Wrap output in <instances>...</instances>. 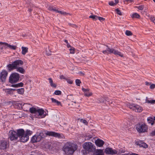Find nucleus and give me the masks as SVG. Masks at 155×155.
Wrapping results in <instances>:
<instances>
[{
	"mask_svg": "<svg viewBox=\"0 0 155 155\" xmlns=\"http://www.w3.org/2000/svg\"><path fill=\"white\" fill-rule=\"evenodd\" d=\"M77 146L73 143H68L63 147V150L67 155H72L77 148Z\"/></svg>",
	"mask_w": 155,
	"mask_h": 155,
	"instance_id": "obj_1",
	"label": "nucleus"
},
{
	"mask_svg": "<svg viewBox=\"0 0 155 155\" xmlns=\"http://www.w3.org/2000/svg\"><path fill=\"white\" fill-rule=\"evenodd\" d=\"M102 53L104 54H108L109 53H114L115 55H118L120 56H122L121 53L120 52L113 48H110L107 45H104L101 48Z\"/></svg>",
	"mask_w": 155,
	"mask_h": 155,
	"instance_id": "obj_2",
	"label": "nucleus"
},
{
	"mask_svg": "<svg viewBox=\"0 0 155 155\" xmlns=\"http://www.w3.org/2000/svg\"><path fill=\"white\" fill-rule=\"evenodd\" d=\"M23 64V62L20 60H18L13 62L11 64H8L7 67L8 70L9 71L16 69L18 66L22 65Z\"/></svg>",
	"mask_w": 155,
	"mask_h": 155,
	"instance_id": "obj_3",
	"label": "nucleus"
},
{
	"mask_svg": "<svg viewBox=\"0 0 155 155\" xmlns=\"http://www.w3.org/2000/svg\"><path fill=\"white\" fill-rule=\"evenodd\" d=\"M83 148L86 151L88 152H93L95 150V147L91 142H86L82 145Z\"/></svg>",
	"mask_w": 155,
	"mask_h": 155,
	"instance_id": "obj_4",
	"label": "nucleus"
},
{
	"mask_svg": "<svg viewBox=\"0 0 155 155\" xmlns=\"http://www.w3.org/2000/svg\"><path fill=\"white\" fill-rule=\"evenodd\" d=\"M20 78L19 74L16 73H12L9 78V82L12 84L17 83L19 80Z\"/></svg>",
	"mask_w": 155,
	"mask_h": 155,
	"instance_id": "obj_5",
	"label": "nucleus"
},
{
	"mask_svg": "<svg viewBox=\"0 0 155 155\" xmlns=\"http://www.w3.org/2000/svg\"><path fill=\"white\" fill-rule=\"evenodd\" d=\"M136 129L139 133L146 132L148 130L147 126L144 123H141L136 125Z\"/></svg>",
	"mask_w": 155,
	"mask_h": 155,
	"instance_id": "obj_6",
	"label": "nucleus"
},
{
	"mask_svg": "<svg viewBox=\"0 0 155 155\" xmlns=\"http://www.w3.org/2000/svg\"><path fill=\"white\" fill-rule=\"evenodd\" d=\"M128 107L130 109L134 110L136 112H140L143 110L142 108L139 105L135 104L128 105Z\"/></svg>",
	"mask_w": 155,
	"mask_h": 155,
	"instance_id": "obj_7",
	"label": "nucleus"
},
{
	"mask_svg": "<svg viewBox=\"0 0 155 155\" xmlns=\"http://www.w3.org/2000/svg\"><path fill=\"white\" fill-rule=\"evenodd\" d=\"M9 138L11 140H16L18 139L17 132L14 130H10L9 132Z\"/></svg>",
	"mask_w": 155,
	"mask_h": 155,
	"instance_id": "obj_8",
	"label": "nucleus"
},
{
	"mask_svg": "<svg viewBox=\"0 0 155 155\" xmlns=\"http://www.w3.org/2000/svg\"><path fill=\"white\" fill-rule=\"evenodd\" d=\"M45 133L46 135L52 136L56 137H58L60 138H63V135L54 132L47 131V132H46Z\"/></svg>",
	"mask_w": 155,
	"mask_h": 155,
	"instance_id": "obj_9",
	"label": "nucleus"
},
{
	"mask_svg": "<svg viewBox=\"0 0 155 155\" xmlns=\"http://www.w3.org/2000/svg\"><path fill=\"white\" fill-rule=\"evenodd\" d=\"M8 74V72L5 70L2 71L1 72L0 74V79L2 82L5 81Z\"/></svg>",
	"mask_w": 155,
	"mask_h": 155,
	"instance_id": "obj_10",
	"label": "nucleus"
},
{
	"mask_svg": "<svg viewBox=\"0 0 155 155\" xmlns=\"http://www.w3.org/2000/svg\"><path fill=\"white\" fill-rule=\"evenodd\" d=\"M105 152L107 154H113L117 153L118 152L115 150H113L112 148H107L105 149Z\"/></svg>",
	"mask_w": 155,
	"mask_h": 155,
	"instance_id": "obj_11",
	"label": "nucleus"
},
{
	"mask_svg": "<svg viewBox=\"0 0 155 155\" xmlns=\"http://www.w3.org/2000/svg\"><path fill=\"white\" fill-rule=\"evenodd\" d=\"M7 147V142L5 140H1L0 141V150H4Z\"/></svg>",
	"mask_w": 155,
	"mask_h": 155,
	"instance_id": "obj_12",
	"label": "nucleus"
},
{
	"mask_svg": "<svg viewBox=\"0 0 155 155\" xmlns=\"http://www.w3.org/2000/svg\"><path fill=\"white\" fill-rule=\"evenodd\" d=\"M82 90L84 92V95L86 97H89L92 95V93L89 92L90 89H85L82 87Z\"/></svg>",
	"mask_w": 155,
	"mask_h": 155,
	"instance_id": "obj_13",
	"label": "nucleus"
},
{
	"mask_svg": "<svg viewBox=\"0 0 155 155\" xmlns=\"http://www.w3.org/2000/svg\"><path fill=\"white\" fill-rule=\"evenodd\" d=\"M46 133H43L42 132H41L39 133L38 134H37L36 135V137L37 138V141L39 142L45 136V134Z\"/></svg>",
	"mask_w": 155,
	"mask_h": 155,
	"instance_id": "obj_14",
	"label": "nucleus"
},
{
	"mask_svg": "<svg viewBox=\"0 0 155 155\" xmlns=\"http://www.w3.org/2000/svg\"><path fill=\"white\" fill-rule=\"evenodd\" d=\"M37 114H38L39 116L41 118H43L45 117L46 116V112H45L44 110L41 109H38L37 110Z\"/></svg>",
	"mask_w": 155,
	"mask_h": 155,
	"instance_id": "obj_15",
	"label": "nucleus"
},
{
	"mask_svg": "<svg viewBox=\"0 0 155 155\" xmlns=\"http://www.w3.org/2000/svg\"><path fill=\"white\" fill-rule=\"evenodd\" d=\"M95 143L97 146L100 147H102L104 144V142L103 140L99 139L96 140Z\"/></svg>",
	"mask_w": 155,
	"mask_h": 155,
	"instance_id": "obj_16",
	"label": "nucleus"
},
{
	"mask_svg": "<svg viewBox=\"0 0 155 155\" xmlns=\"http://www.w3.org/2000/svg\"><path fill=\"white\" fill-rule=\"evenodd\" d=\"M104 153L103 150L97 149L94 151L93 155H104Z\"/></svg>",
	"mask_w": 155,
	"mask_h": 155,
	"instance_id": "obj_17",
	"label": "nucleus"
},
{
	"mask_svg": "<svg viewBox=\"0 0 155 155\" xmlns=\"http://www.w3.org/2000/svg\"><path fill=\"white\" fill-rule=\"evenodd\" d=\"M136 144L140 146V147H143L144 148H146L148 146L145 143L141 141H139L136 142Z\"/></svg>",
	"mask_w": 155,
	"mask_h": 155,
	"instance_id": "obj_18",
	"label": "nucleus"
},
{
	"mask_svg": "<svg viewBox=\"0 0 155 155\" xmlns=\"http://www.w3.org/2000/svg\"><path fill=\"white\" fill-rule=\"evenodd\" d=\"M29 139L28 135H26L25 134L21 137L20 140L21 142H25L27 141Z\"/></svg>",
	"mask_w": 155,
	"mask_h": 155,
	"instance_id": "obj_19",
	"label": "nucleus"
},
{
	"mask_svg": "<svg viewBox=\"0 0 155 155\" xmlns=\"http://www.w3.org/2000/svg\"><path fill=\"white\" fill-rule=\"evenodd\" d=\"M0 44H4L5 46H7V47L9 48L10 49L12 50H15L17 48L16 46L10 45L7 43L0 42Z\"/></svg>",
	"mask_w": 155,
	"mask_h": 155,
	"instance_id": "obj_20",
	"label": "nucleus"
},
{
	"mask_svg": "<svg viewBox=\"0 0 155 155\" xmlns=\"http://www.w3.org/2000/svg\"><path fill=\"white\" fill-rule=\"evenodd\" d=\"M148 123L149 124H151V125H153L155 121V117H149L147 118V119Z\"/></svg>",
	"mask_w": 155,
	"mask_h": 155,
	"instance_id": "obj_21",
	"label": "nucleus"
},
{
	"mask_svg": "<svg viewBox=\"0 0 155 155\" xmlns=\"http://www.w3.org/2000/svg\"><path fill=\"white\" fill-rule=\"evenodd\" d=\"M17 133L18 137H21L24 135L25 134V132L23 129H19L17 130Z\"/></svg>",
	"mask_w": 155,
	"mask_h": 155,
	"instance_id": "obj_22",
	"label": "nucleus"
},
{
	"mask_svg": "<svg viewBox=\"0 0 155 155\" xmlns=\"http://www.w3.org/2000/svg\"><path fill=\"white\" fill-rule=\"evenodd\" d=\"M48 80L49 81V83L51 86L53 88H56L57 87V85L53 83L52 79L51 78H49Z\"/></svg>",
	"mask_w": 155,
	"mask_h": 155,
	"instance_id": "obj_23",
	"label": "nucleus"
},
{
	"mask_svg": "<svg viewBox=\"0 0 155 155\" xmlns=\"http://www.w3.org/2000/svg\"><path fill=\"white\" fill-rule=\"evenodd\" d=\"M23 85L24 84L23 83L20 82L17 84H12L11 86L14 87H22L23 86Z\"/></svg>",
	"mask_w": 155,
	"mask_h": 155,
	"instance_id": "obj_24",
	"label": "nucleus"
},
{
	"mask_svg": "<svg viewBox=\"0 0 155 155\" xmlns=\"http://www.w3.org/2000/svg\"><path fill=\"white\" fill-rule=\"evenodd\" d=\"M21 49V53L23 55H25L28 52V48L27 47H22Z\"/></svg>",
	"mask_w": 155,
	"mask_h": 155,
	"instance_id": "obj_25",
	"label": "nucleus"
},
{
	"mask_svg": "<svg viewBox=\"0 0 155 155\" xmlns=\"http://www.w3.org/2000/svg\"><path fill=\"white\" fill-rule=\"evenodd\" d=\"M16 69L17 71L21 73L24 74L25 72V70L22 67H18Z\"/></svg>",
	"mask_w": 155,
	"mask_h": 155,
	"instance_id": "obj_26",
	"label": "nucleus"
},
{
	"mask_svg": "<svg viewBox=\"0 0 155 155\" xmlns=\"http://www.w3.org/2000/svg\"><path fill=\"white\" fill-rule=\"evenodd\" d=\"M37 110L38 109H37L34 107H31L30 108V111L32 114H37Z\"/></svg>",
	"mask_w": 155,
	"mask_h": 155,
	"instance_id": "obj_27",
	"label": "nucleus"
},
{
	"mask_svg": "<svg viewBox=\"0 0 155 155\" xmlns=\"http://www.w3.org/2000/svg\"><path fill=\"white\" fill-rule=\"evenodd\" d=\"M51 100L52 102L56 103L58 105H61V102L58 101L57 100L53 98H51Z\"/></svg>",
	"mask_w": 155,
	"mask_h": 155,
	"instance_id": "obj_28",
	"label": "nucleus"
},
{
	"mask_svg": "<svg viewBox=\"0 0 155 155\" xmlns=\"http://www.w3.org/2000/svg\"><path fill=\"white\" fill-rule=\"evenodd\" d=\"M146 103H150L151 104H154L155 103V100H152L151 101H149L148 100V98L147 97H146Z\"/></svg>",
	"mask_w": 155,
	"mask_h": 155,
	"instance_id": "obj_29",
	"label": "nucleus"
},
{
	"mask_svg": "<svg viewBox=\"0 0 155 155\" xmlns=\"http://www.w3.org/2000/svg\"><path fill=\"white\" fill-rule=\"evenodd\" d=\"M31 141L33 143H35L38 142L37 141V138L36 137V135L34 136L31 138Z\"/></svg>",
	"mask_w": 155,
	"mask_h": 155,
	"instance_id": "obj_30",
	"label": "nucleus"
},
{
	"mask_svg": "<svg viewBox=\"0 0 155 155\" xmlns=\"http://www.w3.org/2000/svg\"><path fill=\"white\" fill-rule=\"evenodd\" d=\"M17 91L18 94H23L24 92V90L22 88L18 89Z\"/></svg>",
	"mask_w": 155,
	"mask_h": 155,
	"instance_id": "obj_31",
	"label": "nucleus"
},
{
	"mask_svg": "<svg viewBox=\"0 0 155 155\" xmlns=\"http://www.w3.org/2000/svg\"><path fill=\"white\" fill-rule=\"evenodd\" d=\"M132 17L133 18H139L140 17V15L137 13H135L132 15Z\"/></svg>",
	"mask_w": 155,
	"mask_h": 155,
	"instance_id": "obj_32",
	"label": "nucleus"
},
{
	"mask_svg": "<svg viewBox=\"0 0 155 155\" xmlns=\"http://www.w3.org/2000/svg\"><path fill=\"white\" fill-rule=\"evenodd\" d=\"M48 9L49 10H52L54 11L57 12V9L55 7H54L53 6H50L49 7Z\"/></svg>",
	"mask_w": 155,
	"mask_h": 155,
	"instance_id": "obj_33",
	"label": "nucleus"
},
{
	"mask_svg": "<svg viewBox=\"0 0 155 155\" xmlns=\"http://www.w3.org/2000/svg\"><path fill=\"white\" fill-rule=\"evenodd\" d=\"M61 92L59 90L55 91L54 93V94L56 95H60L61 94Z\"/></svg>",
	"mask_w": 155,
	"mask_h": 155,
	"instance_id": "obj_34",
	"label": "nucleus"
},
{
	"mask_svg": "<svg viewBox=\"0 0 155 155\" xmlns=\"http://www.w3.org/2000/svg\"><path fill=\"white\" fill-rule=\"evenodd\" d=\"M32 134V131L30 130H27L26 131L25 134L26 135H30Z\"/></svg>",
	"mask_w": 155,
	"mask_h": 155,
	"instance_id": "obj_35",
	"label": "nucleus"
},
{
	"mask_svg": "<svg viewBox=\"0 0 155 155\" xmlns=\"http://www.w3.org/2000/svg\"><path fill=\"white\" fill-rule=\"evenodd\" d=\"M125 34L127 36H131L132 35L131 31L129 30H126L125 31Z\"/></svg>",
	"mask_w": 155,
	"mask_h": 155,
	"instance_id": "obj_36",
	"label": "nucleus"
},
{
	"mask_svg": "<svg viewBox=\"0 0 155 155\" xmlns=\"http://www.w3.org/2000/svg\"><path fill=\"white\" fill-rule=\"evenodd\" d=\"M57 12L60 13L61 14L63 15H67L69 14L68 13H66L65 12H62L61 11H58V10H57Z\"/></svg>",
	"mask_w": 155,
	"mask_h": 155,
	"instance_id": "obj_37",
	"label": "nucleus"
},
{
	"mask_svg": "<svg viewBox=\"0 0 155 155\" xmlns=\"http://www.w3.org/2000/svg\"><path fill=\"white\" fill-rule=\"evenodd\" d=\"M46 53L49 56V55H51L52 52L49 49H46Z\"/></svg>",
	"mask_w": 155,
	"mask_h": 155,
	"instance_id": "obj_38",
	"label": "nucleus"
},
{
	"mask_svg": "<svg viewBox=\"0 0 155 155\" xmlns=\"http://www.w3.org/2000/svg\"><path fill=\"white\" fill-rule=\"evenodd\" d=\"M135 7L138 9L140 10H142L143 9L144 6L143 5H141L139 6H136Z\"/></svg>",
	"mask_w": 155,
	"mask_h": 155,
	"instance_id": "obj_39",
	"label": "nucleus"
},
{
	"mask_svg": "<svg viewBox=\"0 0 155 155\" xmlns=\"http://www.w3.org/2000/svg\"><path fill=\"white\" fill-rule=\"evenodd\" d=\"M75 83L77 85L80 86L81 82L80 80L77 79L75 81Z\"/></svg>",
	"mask_w": 155,
	"mask_h": 155,
	"instance_id": "obj_40",
	"label": "nucleus"
},
{
	"mask_svg": "<svg viewBox=\"0 0 155 155\" xmlns=\"http://www.w3.org/2000/svg\"><path fill=\"white\" fill-rule=\"evenodd\" d=\"M89 17L93 19L94 20H95L97 19V16L95 15H90Z\"/></svg>",
	"mask_w": 155,
	"mask_h": 155,
	"instance_id": "obj_41",
	"label": "nucleus"
},
{
	"mask_svg": "<svg viewBox=\"0 0 155 155\" xmlns=\"http://www.w3.org/2000/svg\"><path fill=\"white\" fill-rule=\"evenodd\" d=\"M150 20L155 24V18L153 16H151L150 17Z\"/></svg>",
	"mask_w": 155,
	"mask_h": 155,
	"instance_id": "obj_42",
	"label": "nucleus"
},
{
	"mask_svg": "<svg viewBox=\"0 0 155 155\" xmlns=\"http://www.w3.org/2000/svg\"><path fill=\"white\" fill-rule=\"evenodd\" d=\"M66 80L67 81L68 83L69 84H71L73 83V81L70 79L67 78Z\"/></svg>",
	"mask_w": 155,
	"mask_h": 155,
	"instance_id": "obj_43",
	"label": "nucleus"
},
{
	"mask_svg": "<svg viewBox=\"0 0 155 155\" xmlns=\"http://www.w3.org/2000/svg\"><path fill=\"white\" fill-rule=\"evenodd\" d=\"M117 13L118 14V15H122V13L120 11V10H119L118 8H117L116 9Z\"/></svg>",
	"mask_w": 155,
	"mask_h": 155,
	"instance_id": "obj_44",
	"label": "nucleus"
},
{
	"mask_svg": "<svg viewBox=\"0 0 155 155\" xmlns=\"http://www.w3.org/2000/svg\"><path fill=\"white\" fill-rule=\"evenodd\" d=\"M70 51V53L71 54H74V50L75 49L72 48H71L69 49Z\"/></svg>",
	"mask_w": 155,
	"mask_h": 155,
	"instance_id": "obj_45",
	"label": "nucleus"
},
{
	"mask_svg": "<svg viewBox=\"0 0 155 155\" xmlns=\"http://www.w3.org/2000/svg\"><path fill=\"white\" fill-rule=\"evenodd\" d=\"M125 152V150L124 149H120L118 151L119 153H124Z\"/></svg>",
	"mask_w": 155,
	"mask_h": 155,
	"instance_id": "obj_46",
	"label": "nucleus"
},
{
	"mask_svg": "<svg viewBox=\"0 0 155 155\" xmlns=\"http://www.w3.org/2000/svg\"><path fill=\"white\" fill-rule=\"evenodd\" d=\"M97 19H99L100 21H103L105 20V19L104 18L98 16H97Z\"/></svg>",
	"mask_w": 155,
	"mask_h": 155,
	"instance_id": "obj_47",
	"label": "nucleus"
},
{
	"mask_svg": "<svg viewBox=\"0 0 155 155\" xmlns=\"http://www.w3.org/2000/svg\"><path fill=\"white\" fill-rule=\"evenodd\" d=\"M155 87V84H151L150 86V89H153Z\"/></svg>",
	"mask_w": 155,
	"mask_h": 155,
	"instance_id": "obj_48",
	"label": "nucleus"
},
{
	"mask_svg": "<svg viewBox=\"0 0 155 155\" xmlns=\"http://www.w3.org/2000/svg\"><path fill=\"white\" fill-rule=\"evenodd\" d=\"M81 120H82V122L84 124H85L86 125H87L88 124V122H87V121L86 120H83V119H81Z\"/></svg>",
	"mask_w": 155,
	"mask_h": 155,
	"instance_id": "obj_49",
	"label": "nucleus"
},
{
	"mask_svg": "<svg viewBox=\"0 0 155 155\" xmlns=\"http://www.w3.org/2000/svg\"><path fill=\"white\" fill-rule=\"evenodd\" d=\"M109 4L111 6H114L116 5V4L113 2H110L109 3Z\"/></svg>",
	"mask_w": 155,
	"mask_h": 155,
	"instance_id": "obj_50",
	"label": "nucleus"
},
{
	"mask_svg": "<svg viewBox=\"0 0 155 155\" xmlns=\"http://www.w3.org/2000/svg\"><path fill=\"white\" fill-rule=\"evenodd\" d=\"M132 0H124V3H127V4L129 2H132Z\"/></svg>",
	"mask_w": 155,
	"mask_h": 155,
	"instance_id": "obj_51",
	"label": "nucleus"
},
{
	"mask_svg": "<svg viewBox=\"0 0 155 155\" xmlns=\"http://www.w3.org/2000/svg\"><path fill=\"white\" fill-rule=\"evenodd\" d=\"M60 79H64L66 80V78L63 75H61L60 76Z\"/></svg>",
	"mask_w": 155,
	"mask_h": 155,
	"instance_id": "obj_52",
	"label": "nucleus"
},
{
	"mask_svg": "<svg viewBox=\"0 0 155 155\" xmlns=\"http://www.w3.org/2000/svg\"><path fill=\"white\" fill-rule=\"evenodd\" d=\"M11 92L12 91L10 90V89H8V91H7V93L8 94H10Z\"/></svg>",
	"mask_w": 155,
	"mask_h": 155,
	"instance_id": "obj_53",
	"label": "nucleus"
},
{
	"mask_svg": "<svg viewBox=\"0 0 155 155\" xmlns=\"http://www.w3.org/2000/svg\"><path fill=\"white\" fill-rule=\"evenodd\" d=\"M98 103H103L104 102V101L103 100H99V102H97Z\"/></svg>",
	"mask_w": 155,
	"mask_h": 155,
	"instance_id": "obj_54",
	"label": "nucleus"
},
{
	"mask_svg": "<svg viewBox=\"0 0 155 155\" xmlns=\"http://www.w3.org/2000/svg\"><path fill=\"white\" fill-rule=\"evenodd\" d=\"M151 134L152 135H155V131H153L151 133Z\"/></svg>",
	"mask_w": 155,
	"mask_h": 155,
	"instance_id": "obj_55",
	"label": "nucleus"
},
{
	"mask_svg": "<svg viewBox=\"0 0 155 155\" xmlns=\"http://www.w3.org/2000/svg\"><path fill=\"white\" fill-rule=\"evenodd\" d=\"M67 46L68 48H69L71 47V46L70 45H69L68 43L67 44Z\"/></svg>",
	"mask_w": 155,
	"mask_h": 155,
	"instance_id": "obj_56",
	"label": "nucleus"
},
{
	"mask_svg": "<svg viewBox=\"0 0 155 155\" xmlns=\"http://www.w3.org/2000/svg\"><path fill=\"white\" fill-rule=\"evenodd\" d=\"M115 2L116 5L118 3V0H115Z\"/></svg>",
	"mask_w": 155,
	"mask_h": 155,
	"instance_id": "obj_57",
	"label": "nucleus"
},
{
	"mask_svg": "<svg viewBox=\"0 0 155 155\" xmlns=\"http://www.w3.org/2000/svg\"><path fill=\"white\" fill-rule=\"evenodd\" d=\"M10 90L12 91H15L16 90L15 89H10Z\"/></svg>",
	"mask_w": 155,
	"mask_h": 155,
	"instance_id": "obj_58",
	"label": "nucleus"
},
{
	"mask_svg": "<svg viewBox=\"0 0 155 155\" xmlns=\"http://www.w3.org/2000/svg\"><path fill=\"white\" fill-rule=\"evenodd\" d=\"M79 74H82L83 75H84V73H83L82 72H81V71L79 72Z\"/></svg>",
	"mask_w": 155,
	"mask_h": 155,
	"instance_id": "obj_59",
	"label": "nucleus"
},
{
	"mask_svg": "<svg viewBox=\"0 0 155 155\" xmlns=\"http://www.w3.org/2000/svg\"><path fill=\"white\" fill-rule=\"evenodd\" d=\"M64 41L67 44L68 43V41L66 40H64Z\"/></svg>",
	"mask_w": 155,
	"mask_h": 155,
	"instance_id": "obj_60",
	"label": "nucleus"
},
{
	"mask_svg": "<svg viewBox=\"0 0 155 155\" xmlns=\"http://www.w3.org/2000/svg\"><path fill=\"white\" fill-rule=\"evenodd\" d=\"M145 83L146 85H148L149 84H150L149 83L147 82H146Z\"/></svg>",
	"mask_w": 155,
	"mask_h": 155,
	"instance_id": "obj_61",
	"label": "nucleus"
},
{
	"mask_svg": "<svg viewBox=\"0 0 155 155\" xmlns=\"http://www.w3.org/2000/svg\"><path fill=\"white\" fill-rule=\"evenodd\" d=\"M73 27H77V26L76 25H73Z\"/></svg>",
	"mask_w": 155,
	"mask_h": 155,
	"instance_id": "obj_62",
	"label": "nucleus"
},
{
	"mask_svg": "<svg viewBox=\"0 0 155 155\" xmlns=\"http://www.w3.org/2000/svg\"><path fill=\"white\" fill-rule=\"evenodd\" d=\"M3 49V47H0V51H1V50H2Z\"/></svg>",
	"mask_w": 155,
	"mask_h": 155,
	"instance_id": "obj_63",
	"label": "nucleus"
},
{
	"mask_svg": "<svg viewBox=\"0 0 155 155\" xmlns=\"http://www.w3.org/2000/svg\"><path fill=\"white\" fill-rule=\"evenodd\" d=\"M32 10V9H29V10L30 12H31Z\"/></svg>",
	"mask_w": 155,
	"mask_h": 155,
	"instance_id": "obj_64",
	"label": "nucleus"
}]
</instances>
